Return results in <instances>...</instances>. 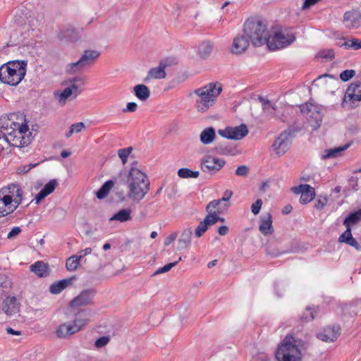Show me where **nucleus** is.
Segmentation results:
<instances>
[{
  "label": "nucleus",
  "mask_w": 361,
  "mask_h": 361,
  "mask_svg": "<svg viewBox=\"0 0 361 361\" xmlns=\"http://www.w3.org/2000/svg\"><path fill=\"white\" fill-rule=\"evenodd\" d=\"M222 92V85L219 82H210L197 88L188 96L194 101V107L198 113H206L216 102L217 97Z\"/></svg>",
  "instance_id": "nucleus-1"
},
{
  "label": "nucleus",
  "mask_w": 361,
  "mask_h": 361,
  "mask_svg": "<svg viewBox=\"0 0 361 361\" xmlns=\"http://www.w3.org/2000/svg\"><path fill=\"white\" fill-rule=\"evenodd\" d=\"M128 188V197L134 201H140L149 190V181L147 175L137 167L132 166L126 175Z\"/></svg>",
  "instance_id": "nucleus-2"
},
{
  "label": "nucleus",
  "mask_w": 361,
  "mask_h": 361,
  "mask_svg": "<svg viewBox=\"0 0 361 361\" xmlns=\"http://www.w3.org/2000/svg\"><path fill=\"white\" fill-rule=\"evenodd\" d=\"M27 61H12L0 67V81L11 86L18 85L26 74Z\"/></svg>",
  "instance_id": "nucleus-3"
},
{
  "label": "nucleus",
  "mask_w": 361,
  "mask_h": 361,
  "mask_svg": "<svg viewBox=\"0 0 361 361\" xmlns=\"http://www.w3.org/2000/svg\"><path fill=\"white\" fill-rule=\"evenodd\" d=\"M243 33L255 47L267 44L269 31L267 25L259 20H247L244 24Z\"/></svg>",
  "instance_id": "nucleus-4"
},
{
  "label": "nucleus",
  "mask_w": 361,
  "mask_h": 361,
  "mask_svg": "<svg viewBox=\"0 0 361 361\" xmlns=\"http://www.w3.org/2000/svg\"><path fill=\"white\" fill-rule=\"evenodd\" d=\"M277 361H302L301 350L292 336H286L278 346L275 353Z\"/></svg>",
  "instance_id": "nucleus-5"
},
{
  "label": "nucleus",
  "mask_w": 361,
  "mask_h": 361,
  "mask_svg": "<svg viewBox=\"0 0 361 361\" xmlns=\"http://www.w3.org/2000/svg\"><path fill=\"white\" fill-rule=\"evenodd\" d=\"M295 35L290 28H280L269 35L267 40V47L269 50H278L287 47L295 40Z\"/></svg>",
  "instance_id": "nucleus-6"
},
{
  "label": "nucleus",
  "mask_w": 361,
  "mask_h": 361,
  "mask_svg": "<svg viewBox=\"0 0 361 361\" xmlns=\"http://www.w3.org/2000/svg\"><path fill=\"white\" fill-rule=\"evenodd\" d=\"M0 131L4 135L5 139H6L7 148L9 146H13L16 147H23L27 145L30 143V139L29 137L23 135L21 133L16 132L12 128V126H8L4 123V120L0 118Z\"/></svg>",
  "instance_id": "nucleus-7"
},
{
  "label": "nucleus",
  "mask_w": 361,
  "mask_h": 361,
  "mask_svg": "<svg viewBox=\"0 0 361 361\" xmlns=\"http://www.w3.org/2000/svg\"><path fill=\"white\" fill-rule=\"evenodd\" d=\"M100 53L96 50H85L78 61L67 66L70 73H75L92 66L96 62Z\"/></svg>",
  "instance_id": "nucleus-8"
},
{
  "label": "nucleus",
  "mask_w": 361,
  "mask_h": 361,
  "mask_svg": "<svg viewBox=\"0 0 361 361\" xmlns=\"http://www.w3.org/2000/svg\"><path fill=\"white\" fill-rule=\"evenodd\" d=\"M88 321L86 318L77 317L71 322H66L59 325L56 330V335L59 338H65L78 332L87 324Z\"/></svg>",
  "instance_id": "nucleus-9"
},
{
  "label": "nucleus",
  "mask_w": 361,
  "mask_h": 361,
  "mask_svg": "<svg viewBox=\"0 0 361 361\" xmlns=\"http://www.w3.org/2000/svg\"><path fill=\"white\" fill-rule=\"evenodd\" d=\"M300 110L305 116L306 119L312 130H317L320 127L323 116L318 106L312 104H306L301 106Z\"/></svg>",
  "instance_id": "nucleus-10"
},
{
  "label": "nucleus",
  "mask_w": 361,
  "mask_h": 361,
  "mask_svg": "<svg viewBox=\"0 0 361 361\" xmlns=\"http://www.w3.org/2000/svg\"><path fill=\"white\" fill-rule=\"evenodd\" d=\"M172 63L171 59H164L159 61L158 66L150 68L147 73L146 78L144 79L145 82H148L150 80L164 79L166 76V68Z\"/></svg>",
  "instance_id": "nucleus-11"
},
{
  "label": "nucleus",
  "mask_w": 361,
  "mask_h": 361,
  "mask_svg": "<svg viewBox=\"0 0 361 361\" xmlns=\"http://www.w3.org/2000/svg\"><path fill=\"white\" fill-rule=\"evenodd\" d=\"M218 133L225 138L238 140L248 134V129L245 124H241L238 126L227 127L225 129L219 130Z\"/></svg>",
  "instance_id": "nucleus-12"
},
{
  "label": "nucleus",
  "mask_w": 361,
  "mask_h": 361,
  "mask_svg": "<svg viewBox=\"0 0 361 361\" xmlns=\"http://www.w3.org/2000/svg\"><path fill=\"white\" fill-rule=\"evenodd\" d=\"M225 164L224 159L207 155L202 159L201 169L204 172L215 173L221 169Z\"/></svg>",
  "instance_id": "nucleus-13"
},
{
  "label": "nucleus",
  "mask_w": 361,
  "mask_h": 361,
  "mask_svg": "<svg viewBox=\"0 0 361 361\" xmlns=\"http://www.w3.org/2000/svg\"><path fill=\"white\" fill-rule=\"evenodd\" d=\"M343 24L349 30L357 29L361 27V12L359 9H351L344 13Z\"/></svg>",
  "instance_id": "nucleus-14"
},
{
  "label": "nucleus",
  "mask_w": 361,
  "mask_h": 361,
  "mask_svg": "<svg viewBox=\"0 0 361 361\" xmlns=\"http://www.w3.org/2000/svg\"><path fill=\"white\" fill-rule=\"evenodd\" d=\"M95 295V292L92 289L82 290L76 296L70 303L71 308H79L80 307L92 305Z\"/></svg>",
  "instance_id": "nucleus-15"
},
{
  "label": "nucleus",
  "mask_w": 361,
  "mask_h": 361,
  "mask_svg": "<svg viewBox=\"0 0 361 361\" xmlns=\"http://www.w3.org/2000/svg\"><path fill=\"white\" fill-rule=\"evenodd\" d=\"M290 135L291 131L290 130H285L274 140L272 145V149L277 155L281 156L288 150Z\"/></svg>",
  "instance_id": "nucleus-16"
},
{
  "label": "nucleus",
  "mask_w": 361,
  "mask_h": 361,
  "mask_svg": "<svg viewBox=\"0 0 361 361\" xmlns=\"http://www.w3.org/2000/svg\"><path fill=\"white\" fill-rule=\"evenodd\" d=\"M291 190L295 194H300V202L302 204L311 202L315 197L314 188L307 184L293 187Z\"/></svg>",
  "instance_id": "nucleus-17"
},
{
  "label": "nucleus",
  "mask_w": 361,
  "mask_h": 361,
  "mask_svg": "<svg viewBox=\"0 0 361 361\" xmlns=\"http://www.w3.org/2000/svg\"><path fill=\"white\" fill-rule=\"evenodd\" d=\"M361 101V82L357 81L351 83L346 89L343 99V105L348 102Z\"/></svg>",
  "instance_id": "nucleus-18"
},
{
  "label": "nucleus",
  "mask_w": 361,
  "mask_h": 361,
  "mask_svg": "<svg viewBox=\"0 0 361 361\" xmlns=\"http://www.w3.org/2000/svg\"><path fill=\"white\" fill-rule=\"evenodd\" d=\"M340 330L338 326H326L317 334V337L325 342H334L340 335Z\"/></svg>",
  "instance_id": "nucleus-19"
},
{
  "label": "nucleus",
  "mask_w": 361,
  "mask_h": 361,
  "mask_svg": "<svg viewBox=\"0 0 361 361\" xmlns=\"http://www.w3.org/2000/svg\"><path fill=\"white\" fill-rule=\"evenodd\" d=\"M250 43V39L244 33L238 35L233 39L231 51L233 54H241L247 49Z\"/></svg>",
  "instance_id": "nucleus-20"
},
{
  "label": "nucleus",
  "mask_w": 361,
  "mask_h": 361,
  "mask_svg": "<svg viewBox=\"0 0 361 361\" xmlns=\"http://www.w3.org/2000/svg\"><path fill=\"white\" fill-rule=\"evenodd\" d=\"M259 230L265 236L270 235L274 233L272 216L270 213H267L260 218Z\"/></svg>",
  "instance_id": "nucleus-21"
},
{
  "label": "nucleus",
  "mask_w": 361,
  "mask_h": 361,
  "mask_svg": "<svg viewBox=\"0 0 361 361\" xmlns=\"http://www.w3.org/2000/svg\"><path fill=\"white\" fill-rule=\"evenodd\" d=\"M192 230L191 228H185L183 230L178 240L177 249L183 250L188 249L191 245Z\"/></svg>",
  "instance_id": "nucleus-22"
},
{
  "label": "nucleus",
  "mask_w": 361,
  "mask_h": 361,
  "mask_svg": "<svg viewBox=\"0 0 361 361\" xmlns=\"http://www.w3.org/2000/svg\"><path fill=\"white\" fill-rule=\"evenodd\" d=\"M57 184L56 180L54 179L50 180L47 183H46L35 196L34 199L35 204H39L44 197L52 193L57 186Z\"/></svg>",
  "instance_id": "nucleus-23"
},
{
  "label": "nucleus",
  "mask_w": 361,
  "mask_h": 361,
  "mask_svg": "<svg viewBox=\"0 0 361 361\" xmlns=\"http://www.w3.org/2000/svg\"><path fill=\"white\" fill-rule=\"evenodd\" d=\"M2 310L8 316L16 314L19 307L16 297H7L2 303Z\"/></svg>",
  "instance_id": "nucleus-24"
},
{
  "label": "nucleus",
  "mask_w": 361,
  "mask_h": 361,
  "mask_svg": "<svg viewBox=\"0 0 361 361\" xmlns=\"http://www.w3.org/2000/svg\"><path fill=\"white\" fill-rule=\"evenodd\" d=\"M17 207L13 204L12 197H0V217L13 212Z\"/></svg>",
  "instance_id": "nucleus-25"
},
{
  "label": "nucleus",
  "mask_w": 361,
  "mask_h": 361,
  "mask_svg": "<svg viewBox=\"0 0 361 361\" xmlns=\"http://www.w3.org/2000/svg\"><path fill=\"white\" fill-rule=\"evenodd\" d=\"M8 194L4 196L12 197L13 204L18 207L22 202L23 190L18 185L11 184L7 188Z\"/></svg>",
  "instance_id": "nucleus-26"
},
{
  "label": "nucleus",
  "mask_w": 361,
  "mask_h": 361,
  "mask_svg": "<svg viewBox=\"0 0 361 361\" xmlns=\"http://www.w3.org/2000/svg\"><path fill=\"white\" fill-rule=\"evenodd\" d=\"M346 230L339 236L338 241L340 243H344L355 247L357 250H361V246L357 242L355 238L353 237L351 233V229L349 226H345Z\"/></svg>",
  "instance_id": "nucleus-27"
},
{
  "label": "nucleus",
  "mask_w": 361,
  "mask_h": 361,
  "mask_svg": "<svg viewBox=\"0 0 361 361\" xmlns=\"http://www.w3.org/2000/svg\"><path fill=\"white\" fill-rule=\"evenodd\" d=\"M259 100L262 102V110L264 114L273 118H279V116L276 114L277 107L275 104L262 97H259Z\"/></svg>",
  "instance_id": "nucleus-28"
},
{
  "label": "nucleus",
  "mask_w": 361,
  "mask_h": 361,
  "mask_svg": "<svg viewBox=\"0 0 361 361\" xmlns=\"http://www.w3.org/2000/svg\"><path fill=\"white\" fill-rule=\"evenodd\" d=\"M32 272L35 274L38 277H46L48 275V264L42 261H37L30 267Z\"/></svg>",
  "instance_id": "nucleus-29"
},
{
  "label": "nucleus",
  "mask_w": 361,
  "mask_h": 361,
  "mask_svg": "<svg viewBox=\"0 0 361 361\" xmlns=\"http://www.w3.org/2000/svg\"><path fill=\"white\" fill-rule=\"evenodd\" d=\"M73 279L74 278L73 277L70 279H66L52 283L49 287L50 293L54 295L59 294L66 288L71 285Z\"/></svg>",
  "instance_id": "nucleus-30"
},
{
  "label": "nucleus",
  "mask_w": 361,
  "mask_h": 361,
  "mask_svg": "<svg viewBox=\"0 0 361 361\" xmlns=\"http://www.w3.org/2000/svg\"><path fill=\"white\" fill-rule=\"evenodd\" d=\"M216 137L215 129L213 127H208L204 129L200 135V142L204 145H209L214 142Z\"/></svg>",
  "instance_id": "nucleus-31"
},
{
  "label": "nucleus",
  "mask_w": 361,
  "mask_h": 361,
  "mask_svg": "<svg viewBox=\"0 0 361 361\" xmlns=\"http://www.w3.org/2000/svg\"><path fill=\"white\" fill-rule=\"evenodd\" d=\"M131 209H123L114 214L110 219V221H118L119 222H126L131 220Z\"/></svg>",
  "instance_id": "nucleus-32"
},
{
  "label": "nucleus",
  "mask_w": 361,
  "mask_h": 361,
  "mask_svg": "<svg viewBox=\"0 0 361 361\" xmlns=\"http://www.w3.org/2000/svg\"><path fill=\"white\" fill-rule=\"evenodd\" d=\"M134 94L141 101H146L150 96V91L147 86L143 84L134 87Z\"/></svg>",
  "instance_id": "nucleus-33"
},
{
  "label": "nucleus",
  "mask_w": 361,
  "mask_h": 361,
  "mask_svg": "<svg viewBox=\"0 0 361 361\" xmlns=\"http://www.w3.org/2000/svg\"><path fill=\"white\" fill-rule=\"evenodd\" d=\"M350 147V144L344 145L343 146L334 147L331 149H329L325 150L324 153L322 154L323 159H327L330 158H335L338 157L341 153L345 150H346Z\"/></svg>",
  "instance_id": "nucleus-34"
},
{
  "label": "nucleus",
  "mask_w": 361,
  "mask_h": 361,
  "mask_svg": "<svg viewBox=\"0 0 361 361\" xmlns=\"http://www.w3.org/2000/svg\"><path fill=\"white\" fill-rule=\"evenodd\" d=\"M59 37L61 39L73 42L77 38V33L74 28L68 27L60 30Z\"/></svg>",
  "instance_id": "nucleus-35"
},
{
  "label": "nucleus",
  "mask_w": 361,
  "mask_h": 361,
  "mask_svg": "<svg viewBox=\"0 0 361 361\" xmlns=\"http://www.w3.org/2000/svg\"><path fill=\"white\" fill-rule=\"evenodd\" d=\"M114 183L111 180L106 181L102 187L97 191V197L99 200L104 198L110 192L111 188L114 187Z\"/></svg>",
  "instance_id": "nucleus-36"
},
{
  "label": "nucleus",
  "mask_w": 361,
  "mask_h": 361,
  "mask_svg": "<svg viewBox=\"0 0 361 361\" xmlns=\"http://www.w3.org/2000/svg\"><path fill=\"white\" fill-rule=\"evenodd\" d=\"M3 119L4 120L5 124L8 125V126H11L12 128H13L14 130H16V132L21 133V134H23V135L26 136V135L28 132V130H29V128H28V126L27 123H24L19 124L16 122L11 121L8 119H6L5 118Z\"/></svg>",
  "instance_id": "nucleus-37"
},
{
  "label": "nucleus",
  "mask_w": 361,
  "mask_h": 361,
  "mask_svg": "<svg viewBox=\"0 0 361 361\" xmlns=\"http://www.w3.org/2000/svg\"><path fill=\"white\" fill-rule=\"evenodd\" d=\"M54 95L58 98L59 103L65 104L68 99H75L71 90L67 87L61 92H56Z\"/></svg>",
  "instance_id": "nucleus-38"
},
{
  "label": "nucleus",
  "mask_w": 361,
  "mask_h": 361,
  "mask_svg": "<svg viewBox=\"0 0 361 361\" xmlns=\"http://www.w3.org/2000/svg\"><path fill=\"white\" fill-rule=\"evenodd\" d=\"M213 50V44L209 41L202 42L198 47V53L202 58H207Z\"/></svg>",
  "instance_id": "nucleus-39"
},
{
  "label": "nucleus",
  "mask_w": 361,
  "mask_h": 361,
  "mask_svg": "<svg viewBox=\"0 0 361 361\" xmlns=\"http://www.w3.org/2000/svg\"><path fill=\"white\" fill-rule=\"evenodd\" d=\"M360 220H361V209H359L357 212L353 213H350L343 221V225L345 226L351 227L353 224L357 223Z\"/></svg>",
  "instance_id": "nucleus-40"
},
{
  "label": "nucleus",
  "mask_w": 361,
  "mask_h": 361,
  "mask_svg": "<svg viewBox=\"0 0 361 361\" xmlns=\"http://www.w3.org/2000/svg\"><path fill=\"white\" fill-rule=\"evenodd\" d=\"M69 82L70 85L68 86V87L73 92L74 97H77L82 92V90L80 89L79 86L76 84V82H81L82 84H85L84 78L82 77H75L71 79Z\"/></svg>",
  "instance_id": "nucleus-41"
},
{
  "label": "nucleus",
  "mask_w": 361,
  "mask_h": 361,
  "mask_svg": "<svg viewBox=\"0 0 361 361\" xmlns=\"http://www.w3.org/2000/svg\"><path fill=\"white\" fill-rule=\"evenodd\" d=\"M221 202V200H214L210 202L206 207L207 213L221 214L223 212L219 207Z\"/></svg>",
  "instance_id": "nucleus-42"
},
{
  "label": "nucleus",
  "mask_w": 361,
  "mask_h": 361,
  "mask_svg": "<svg viewBox=\"0 0 361 361\" xmlns=\"http://www.w3.org/2000/svg\"><path fill=\"white\" fill-rule=\"evenodd\" d=\"M199 171H192L188 168H181L178 171V176L182 178H197Z\"/></svg>",
  "instance_id": "nucleus-43"
},
{
  "label": "nucleus",
  "mask_w": 361,
  "mask_h": 361,
  "mask_svg": "<svg viewBox=\"0 0 361 361\" xmlns=\"http://www.w3.org/2000/svg\"><path fill=\"white\" fill-rule=\"evenodd\" d=\"M80 257L73 255L68 258L66 263V267L68 271H75L78 269L80 264Z\"/></svg>",
  "instance_id": "nucleus-44"
},
{
  "label": "nucleus",
  "mask_w": 361,
  "mask_h": 361,
  "mask_svg": "<svg viewBox=\"0 0 361 361\" xmlns=\"http://www.w3.org/2000/svg\"><path fill=\"white\" fill-rule=\"evenodd\" d=\"M342 46L345 47L346 49L357 50L361 49V40L359 39L353 38L344 42Z\"/></svg>",
  "instance_id": "nucleus-45"
},
{
  "label": "nucleus",
  "mask_w": 361,
  "mask_h": 361,
  "mask_svg": "<svg viewBox=\"0 0 361 361\" xmlns=\"http://www.w3.org/2000/svg\"><path fill=\"white\" fill-rule=\"evenodd\" d=\"M133 151L132 147H128L126 148H122L118 149V155L119 158L121 159L122 164L124 165L127 162L128 158L130 153Z\"/></svg>",
  "instance_id": "nucleus-46"
},
{
  "label": "nucleus",
  "mask_w": 361,
  "mask_h": 361,
  "mask_svg": "<svg viewBox=\"0 0 361 361\" xmlns=\"http://www.w3.org/2000/svg\"><path fill=\"white\" fill-rule=\"evenodd\" d=\"M182 261V257H180L178 259L176 262L169 263L164 265L162 267H159L154 274V275H157L160 274H163L170 271L173 267H174L179 262Z\"/></svg>",
  "instance_id": "nucleus-47"
},
{
  "label": "nucleus",
  "mask_w": 361,
  "mask_h": 361,
  "mask_svg": "<svg viewBox=\"0 0 361 361\" xmlns=\"http://www.w3.org/2000/svg\"><path fill=\"white\" fill-rule=\"evenodd\" d=\"M317 311L314 308L307 307L305 312H303L301 319L304 322H310L314 319V313Z\"/></svg>",
  "instance_id": "nucleus-48"
},
{
  "label": "nucleus",
  "mask_w": 361,
  "mask_h": 361,
  "mask_svg": "<svg viewBox=\"0 0 361 361\" xmlns=\"http://www.w3.org/2000/svg\"><path fill=\"white\" fill-rule=\"evenodd\" d=\"M109 341L110 337L109 336H103L95 341L94 345L97 348H101L106 345Z\"/></svg>",
  "instance_id": "nucleus-49"
},
{
  "label": "nucleus",
  "mask_w": 361,
  "mask_h": 361,
  "mask_svg": "<svg viewBox=\"0 0 361 361\" xmlns=\"http://www.w3.org/2000/svg\"><path fill=\"white\" fill-rule=\"evenodd\" d=\"M208 225L205 223V221L203 220L200 223L195 229V235L197 237H201L207 230Z\"/></svg>",
  "instance_id": "nucleus-50"
},
{
  "label": "nucleus",
  "mask_w": 361,
  "mask_h": 361,
  "mask_svg": "<svg viewBox=\"0 0 361 361\" xmlns=\"http://www.w3.org/2000/svg\"><path fill=\"white\" fill-rule=\"evenodd\" d=\"M218 214H207L204 220L208 226H212L218 222Z\"/></svg>",
  "instance_id": "nucleus-51"
},
{
  "label": "nucleus",
  "mask_w": 361,
  "mask_h": 361,
  "mask_svg": "<svg viewBox=\"0 0 361 361\" xmlns=\"http://www.w3.org/2000/svg\"><path fill=\"white\" fill-rule=\"evenodd\" d=\"M355 75L354 70H345L341 73L340 78L343 82L348 81Z\"/></svg>",
  "instance_id": "nucleus-52"
},
{
  "label": "nucleus",
  "mask_w": 361,
  "mask_h": 361,
  "mask_svg": "<svg viewBox=\"0 0 361 361\" xmlns=\"http://www.w3.org/2000/svg\"><path fill=\"white\" fill-rule=\"evenodd\" d=\"M262 205V200L259 199L256 200L251 206V211L255 214L257 215L259 213L261 207Z\"/></svg>",
  "instance_id": "nucleus-53"
},
{
  "label": "nucleus",
  "mask_w": 361,
  "mask_h": 361,
  "mask_svg": "<svg viewBox=\"0 0 361 361\" xmlns=\"http://www.w3.org/2000/svg\"><path fill=\"white\" fill-rule=\"evenodd\" d=\"M249 169L245 165L238 166L235 170V174L238 176H246L248 174Z\"/></svg>",
  "instance_id": "nucleus-54"
},
{
  "label": "nucleus",
  "mask_w": 361,
  "mask_h": 361,
  "mask_svg": "<svg viewBox=\"0 0 361 361\" xmlns=\"http://www.w3.org/2000/svg\"><path fill=\"white\" fill-rule=\"evenodd\" d=\"M319 56L324 59H333L334 57V51L332 49L324 50L319 52Z\"/></svg>",
  "instance_id": "nucleus-55"
},
{
  "label": "nucleus",
  "mask_w": 361,
  "mask_h": 361,
  "mask_svg": "<svg viewBox=\"0 0 361 361\" xmlns=\"http://www.w3.org/2000/svg\"><path fill=\"white\" fill-rule=\"evenodd\" d=\"M137 109V104L135 102H128L126 107L123 109V112H135Z\"/></svg>",
  "instance_id": "nucleus-56"
},
{
  "label": "nucleus",
  "mask_w": 361,
  "mask_h": 361,
  "mask_svg": "<svg viewBox=\"0 0 361 361\" xmlns=\"http://www.w3.org/2000/svg\"><path fill=\"white\" fill-rule=\"evenodd\" d=\"M71 128L73 129L74 133H78L85 128V124L82 122H78L71 125Z\"/></svg>",
  "instance_id": "nucleus-57"
},
{
  "label": "nucleus",
  "mask_w": 361,
  "mask_h": 361,
  "mask_svg": "<svg viewBox=\"0 0 361 361\" xmlns=\"http://www.w3.org/2000/svg\"><path fill=\"white\" fill-rule=\"evenodd\" d=\"M326 202H327V200L326 198H324L323 200H322V199L317 200V201L314 203V207L318 210H321L324 207Z\"/></svg>",
  "instance_id": "nucleus-58"
},
{
  "label": "nucleus",
  "mask_w": 361,
  "mask_h": 361,
  "mask_svg": "<svg viewBox=\"0 0 361 361\" xmlns=\"http://www.w3.org/2000/svg\"><path fill=\"white\" fill-rule=\"evenodd\" d=\"M21 231V229L18 226L13 227L8 233L7 238H12L14 236L18 235Z\"/></svg>",
  "instance_id": "nucleus-59"
},
{
  "label": "nucleus",
  "mask_w": 361,
  "mask_h": 361,
  "mask_svg": "<svg viewBox=\"0 0 361 361\" xmlns=\"http://www.w3.org/2000/svg\"><path fill=\"white\" fill-rule=\"evenodd\" d=\"M7 148L6 139L4 137V135L0 131V153Z\"/></svg>",
  "instance_id": "nucleus-60"
},
{
  "label": "nucleus",
  "mask_w": 361,
  "mask_h": 361,
  "mask_svg": "<svg viewBox=\"0 0 361 361\" xmlns=\"http://www.w3.org/2000/svg\"><path fill=\"white\" fill-rule=\"evenodd\" d=\"M6 278L4 275L0 274V296L4 293V288L6 286Z\"/></svg>",
  "instance_id": "nucleus-61"
},
{
  "label": "nucleus",
  "mask_w": 361,
  "mask_h": 361,
  "mask_svg": "<svg viewBox=\"0 0 361 361\" xmlns=\"http://www.w3.org/2000/svg\"><path fill=\"white\" fill-rule=\"evenodd\" d=\"M177 236H178L177 233H173L170 234L165 240L164 245H170L172 242H173L176 239Z\"/></svg>",
  "instance_id": "nucleus-62"
},
{
  "label": "nucleus",
  "mask_w": 361,
  "mask_h": 361,
  "mask_svg": "<svg viewBox=\"0 0 361 361\" xmlns=\"http://www.w3.org/2000/svg\"><path fill=\"white\" fill-rule=\"evenodd\" d=\"M270 358L267 354L264 353H259L256 357V361H269Z\"/></svg>",
  "instance_id": "nucleus-63"
},
{
  "label": "nucleus",
  "mask_w": 361,
  "mask_h": 361,
  "mask_svg": "<svg viewBox=\"0 0 361 361\" xmlns=\"http://www.w3.org/2000/svg\"><path fill=\"white\" fill-rule=\"evenodd\" d=\"M233 195V192L231 190H227L224 192L223 197L221 199V202H227L228 201Z\"/></svg>",
  "instance_id": "nucleus-64"
}]
</instances>
